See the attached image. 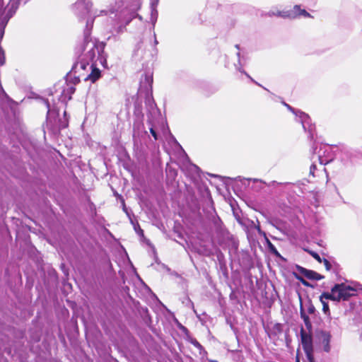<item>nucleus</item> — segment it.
<instances>
[{
	"instance_id": "obj_11",
	"label": "nucleus",
	"mask_w": 362,
	"mask_h": 362,
	"mask_svg": "<svg viewBox=\"0 0 362 362\" xmlns=\"http://www.w3.org/2000/svg\"><path fill=\"white\" fill-rule=\"evenodd\" d=\"M5 11H3L1 9V8H0V18H1V16H3V14L4 13ZM15 12V10L11 11V9H9L8 11V13H6V16L1 18V26H2V28L3 30L4 29V27L6 25V24L7 23L8 19L12 16L13 13ZM3 34H4V30L2 31V33H1V37L3 36Z\"/></svg>"
},
{
	"instance_id": "obj_13",
	"label": "nucleus",
	"mask_w": 362,
	"mask_h": 362,
	"mask_svg": "<svg viewBox=\"0 0 362 362\" xmlns=\"http://www.w3.org/2000/svg\"><path fill=\"white\" fill-rule=\"evenodd\" d=\"M266 242L269 251L276 255H279V252L275 246L269 241L268 238H266Z\"/></svg>"
},
{
	"instance_id": "obj_1",
	"label": "nucleus",
	"mask_w": 362,
	"mask_h": 362,
	"mask_svg": "<svg viewBox=\"0 0 362 362\" xmlns=\"http://www.w3.org/2000/svg\"><path fill=\"white\" fill-rule=\"evenodd\" d=\"M99 53V47L97 42L89 37V30L85 32L84 43L82 47L81 68L85 69L86 65L89 64Z\"/></svg>"
},
{
	"instance_id": "obj_22",
	"label": "nucleus",
	"mask_w": 362,
	"mask_h": 362,
	"mask_svg": "<svg viewBox=\"0 0 362 362\" xmlns=\"http://www.w3.org/2000/svg\"><path fill=\"white\" fill-rule=\"evenodd\" d=\"M124 28V26H122V25L118 26L117 28V33H119L123 32Z\"/></svg>"
},
{
	"instance_id": "obj_25",
	"label": "nucleus",
	"mask_w": 362,
	"mask_h": 362,
	"mask_svg": "<svg viewBox=\"0 0 362 362\" xmlns=\"http://www.w3.org/2000/svg\"><path fill=\"white\" fill-rule=\"evenodd\" d=\"M71 93H73L74 91V88H71Z\"/></svg>"
},
{
	"instance_id": "obj_21",
	"label": "nucleus",
	"mask_w": 362,
	"mask_h": 362,
	"mask_svg": "<svg viewBox=\"0 0 362 362\" xmlns=\"http://www.w3.org/2000/svg\"><path fill=\"white\" fill-rule=\"evenodd\" d=\"M150 132H151V133L152 136L154 137V139H155L156 140V139H158V137H157V134H156V131H155L153 128H151Z\"/></svg>"
},
{
	"instance_id": "obj_3",
	"label": "nucleus",
	"mask_w": 362,
	"mask_h": 362,
	"mask_svg": "<svg viewBox=\"0 0 362 362\" xmlns=\"http://www.w3.org/2000/svg\"><path fill=\"white\" fill-rule=\"evenodd\" d=\"M285 105L291 110L294 114H296L297 116L299 117L300 122L302 123L303 127L305 131H308V132L310 134L311 139L313 138V132L315 129V126L313 125L310 122V117L300 111L296 112L294 109H293L290 105L285 104Z\"/></svg>"
},
{
	"instance_id": "obj_24",
	"label": "nucleus",
	"mask_w": 362,
	"mask_h": 362,
	"mask_svg": "<svg viewBox=\"0 0 362 362\" xmlns=\"http://www.w3.org/2000/svg\"><path fill=\"white\" fill-rule=\"evenodd\" d=\"M169 172H170V173H172V175H176V173H175V171H174V170L173 171V170H171L170 169H169Z\"/></svg>"
},
{
	"instance_id": "obj_6",
	"label": "nucleus",
	"mask_w": 362,
	"mask_h": 362,
	"mask_svg": "<svg viewBox=\"0 0 362 362\" xmlns=\"http://www.w3.org/2000/svg\"><path fill=\"white\" fill-rule=\"evenodd\" d=\"M331 339V335L329 333L326 332H322L320 334V340L323 345V349L326 352H329L330 351V345L329 341Z\"/></svg>"
},
{
	"instance_id": "obj_8",
	"label": "nucleus",
	"mask_w": 362,
	"mask_h": 362,
	"mask_svg": "<svg viewBox=\"0 0 362 362\" xmlns=\"http://www.w3.org/2000/svg\"><path fill=\"white\" fill-rule=\"evenodd\" d=\"M91 73L88 76L87 79L92 83L95 82L100 77V71L99 69L91 65Z\"/></svg>"
},
{
	"instance_id": "obj_20",
	"label": "nucleus",
	"mask_w": 362,
	"mask_h": 362,
	"mask_svg": "<svg viewBox=\"0 0 362 362\" xmlns=\"http://www.w3.org/2000/svg\"><path fill=\"white\" fill-rule=\"evenodd\" d=\"M315 168H316V166H315V164H313V165L310 166V175H314V173H315Z\"/></svg>"
},
{
	"instance_id": "obj_12",
	"label": "nucleus",
	"mask_w": 362,
	"mask_h": 362,
	"mask_svg": "<svg viewBox=\"0 0 362 362\" xmlns=\"http://www.w3.org/2000/svg\"><path fill=\"white\" fill-rule=\"evenodd\" d=\"M328 300H331V298H327L325 297L324 296V293H322L321 294V296H320V302L322 304V311L327 315H330L329 305H328V303H327Z\"/></svg>"
},
{
	"instance_id": "obj_2",
	"label": "nucleus",
	"mask_w": 362,
	"mask_h": 362,
	"mask_svg": "<svg viewBox=\"0 0 362 362\" xmlns=\"http://www.w3.org/2000/svg\"><path fill=\"white\" fill-rule=\"evenodd\" d=\"M356 290L349 286L344 284H335L331 289V292H324V296L331 298V300L339 302L347 300L350 297L355 295Z\"/></svg>"
},
{
	"instance_id": "obj_5",
	"label": "nucleus",
	"mask_w": 362,
	"mask_h": 362,
	"mask_svg": "<svg viewBox=\"0 0 362 362\" xmlns=\"http://www.w3.org/2000/svg\"><path fill=\"white\" fill-rule=\"evenodd\" d=\"M283 18H294L298 16H303L305 17H310V14L305 10H300L298 6H296L292 11H279L276 14Z\"/></svg>"
},
{
	"instance_id": "obj_15",
	"label": "nucleus",
	"mask_w": 362,
	"mask_h": 362,
	"mask_svg": "<svg viewBox=\"0 0 362 362\" xmlns=\"http://www.w3.org/2000/svg\"><path fill=\"white\" fill-rule=\"evenodd\" d=\"M319 160H320V164L322 165H326L332 159L331 158H328V159H324L322 156V155H319Z\"/></svg>"
},
{
	"instance_id": "obj_23",
	"label": "nucleus",
	"mask_w": 362,
	"mask_h": 362,
	"mask_svg": "<svg viewBox=\"0 0 362 362\" xmlns=\"http://www.w3.org/2000/svg\"><path fill=\"white\" fill-rule=\"evenodd\" d=\"M93 21V20L92 18H91V19H88V20L87 21V22H86V27H87V28H88L90 25H92Z\"/></svg>"
},
{
	"instance_id": "obj_14",
	"label": "nucleus",
	"mask_w": 362,
	"mask_h": 362,
	"mask_svg": "<svg viewBox=\"0 0 362 362\" xmlns=\"http://www.w3.org/2000/svg\"><path fill=\"white\" fill-rule=\"evenodd\" d=\"M107 11H105V10H100V11H98L97 9H95L93 13V16L94 17H96V16H101V15H103V14H107Z\"/></svg>"
},
{
	"instance_id": "obj_16",
	"label": "nucleus",
	"mask_w": 362,
	"mask_h": 362,
	"mask_svg": "<svg viewBox=\"0 0 362 362\" xmlns=\"http://www.w3.org/2000/svg\"><path fill=\"white\" fill-rule=\"evenodd\" d=\"M4 64V52L0 47V64L3 65Z\"/></svg>"
},
{
	"instance_id": "obj_9",
	"label": "nucleus",
	"mask_w": 362,
	"mask_h": 362,
	"mask_svg": "<svg viewBox=\"0 0 362 362\" xmlns=\"http://www.w3.org/2000/svg\"><path fill=\"white\" fill-rule=\"evenodd\" d=\"M153 77L151 74H145L144 78L141 81V88L148 90L151 88Z\"/></svg>"
},
{
	"instance_id": "obj_10",
	"label": "nucleus",
	"mask_w": 362,
	"mask_h": 362,
	"mask_svg": "<svg viewBox=\"0 0 362 362\" xmlns=\"http://www.w3.org/2000/svg\"><path fill=\"white\" fill-rule=\"evenodd\" d=\"M302 274L308 279L312 280H320L322 276L315 272L303 269Z\"/></svg>"
},
{
	"instance_id": "obj_19",
	"label": "nucleus",
	"mask_w": 362,
	"mask_h": 362,
	"mask_svg": "<svg viewBox=\"0 0 362 362\" xmlns=\"http://www.w3.org/2000/svg\"><path fill=\"white\" fill-rule=\"evenodd\" d=\"M312 256L315 259H317L318 262H321L322 260H321V258L319 256L318 254L315 253V252H312L311 253Z\"/></svg>"
},
{
	"instance_id": "obj_4",
	"label": "nucleus",
	"mask_w": 362,
	"mask_h": 362,
	"mask_svg": "<svg viewBox=\"0 0 362 362\" xmlns=\"http://www.w3.org/2000/svg\"><path fill=\"white\" fill-rule=\"evenodd\" d=\"M301 340L304 350L306 352L309 362H315L311 354L312 351V339L311 337L306 334L304 331L301 332Z\"/></svg>"
},
{
	"instance_id": "obj_7",
	"label": "nucleus",
	"mask_w": 362,
	"mask_h": 362,
	"mask_svg": "<svg viewBox=\"0 0 362 362\" xmlns=\"http://www.w3.org/2000/svg\"><path fill=\"white\" fill-rule=\"evenodd\" d=\"M76 7L77 9H81L84 13L90 14L92 4L89 1L84 0L83 2L76 3Z\"/></svg>"
},
{
	"instance_id": "obj_18",
	"label": "nucleus",
	"mask_w": 362,
	"mask_h": 362,
	"mask_svg": "<svg viewBox=\"0 0 362 362\" xmlns=\"http://www.w3.org/2000/svg\"><path fill=\"white\" fill-rule=\"evenodd\" d=\"M134 18V14H131L127 19H126V22H125V25H128L131 21Z\"/></svg>"
},
{
	"instance_id": "obj_17",
	"label": "nucleus",
	"mask_w": 362,
	"mask_h": 362,
	"mask_svg": "<svg viewBox=\"0 0 362 362\" xmlns=\"http://www.w3.org/2000/svg\"><path fill=\"white\" fill-rule=\"evenodd\" d=\"M323 262H324V264H325L327 270H329L331 269V264H330L329 262L327 259H324Z\"/></svg>"
}]
</instances>
